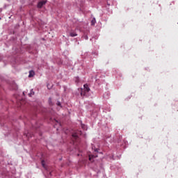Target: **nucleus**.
<instances>
[{
  "instance_id": "nucleus-11",
  "label": "nucleus",
  "mask_w": 178,
  "mask_h": 178,
  "mask_svg": "<svg viewBox=\"0 0 178 178\" xmlns=\"http://www.w3.org/2000/svg\"><path fill=\"white\" fill-rule=\"evenodd\" d=\"M91 23H92V25L94 26V24H95V19H93Z\"/></svg>"
},
{
  "instance_id": "nucleus-1",
  "label": "nucleus",
  "mask_w": 178,
  "mask_h": 178,
  "mask_svg": "<svg viewBox=\"0 0 178 178\" xmlns=\"http://www.w3.org/2000/svg\"><path fill=\"white\" fill-rule=\"evenodd\" d=\"M79 134L81 135V131H79L78 132H76V133H74L72 134L73 141H74V140H78L79 139Z\"/></svg>"
},
{
  "instance_id": "nucleus-13",
  "label": "nucleus",
  "mask_w": 178,
  "mask_h": 178,
  "mask_svg": "<svg viewBox=\"0 0 178 178\" xmlns=\"http://www.w3.org/2000/svg\"><path fill=\"white\" fill-rule=\"evenodd\" d=\"M83 38H84L86 40H88V36H87V35H84Z\"/></svg>"
},
{
  "instance_id": "nucleus-12",
  "label": "nucleus",
  "mask_w": 178,
  "mask_h": 178,
  "mask_svg": "<svg viewBox=\"0 0 178 178\" xmlns=\"http://www.w3.org/2000/svg\"><path fill=\"white\" fill-rule=\"evenodd\" d=\"M29 97H31V95H34V92H31L29 94Z\"/></svg>"
},
{
  "instance_id": "nucleus-10",
  "label": "nucleus",
  "mask_w": 178,
  "mask_h": 178,
  "mask_svg": "<svg viewBox=\"0 0 178 178\" xmlns=\"http://www.w3.org/2000/svg\"><path fill=\"white\" fill-rule=\"evenodd\" d=\"M42 165L45 168V161L44 160L42 161Z\"/></svg>"
},
{
  "instance_id": "nucleus-6",
  "label": "nucleus",
  "mask_w": 178,
  "mask_h": 178,
  "mask_svg": "<svg viewBox=\"0 0 178 178\" xmlns=\"http://www.w3.org/2000/svg\"><path fill=\"white\" fill-rule=\"evenodd\" d=\"M81 97H84V95H86V91L85 90H83V89H81Z\"/></svg>"
},
{
  "instance_id": "nucleus-5",
  "label": "nucleus",
  "mask_w": 178,
  "mask_h": 178,
  "mask_svg": "<svg viewBox=\"0 0 178 178\" xmlns=\"http://www.w3.org/2000/svg\"><path fill=\"white\" fill-rule=\"evenodd\" d=\"M70 37H76L77 34L76 33V32H71L70 33Z\"/></svg>"
},
{
  "instance_id": "nucleus-7",
  "label": "nucleus",
  "mask_w": 178,
  "mask_h": 178,
  "mask_svg": "<svg viewBox=\"0 0 178 178\" xmlns=\"http://www.w3.org/2000/svg\"><path fill=\"white\" fill-rule=\"evenodd\" d=\"M95 158V156L94 155H89V161H90V162H92V159Z\"/></svg>"
},
{
  "instance_id": "nucleus-3",
  "label": "nucleus",
  "mask_w": 178,
  "mask_h": 178,
  "mask_svg": "<svg viewBox=\"0 0 178 178\" xmlns=\"http://www.w3.org/2000/svg\"><path fill=\"white\" fill-rule=\"evenodd\" d=\"M84 87V91H86V92H90V88L88 87V85L85 84L83 86Z\"/></svg>"
},
{
  "instance_id": "nucleus-14",
  "label": "nucleus",
  "mask_w": 178,
  "mask_h": 178,
  "mask_svg": "<svg viewBox=\"0 0 178 178\" xmlns=\"http://www.w3.org/2000/svg\"><path fill=\"white\" fill-rule=\"evenodd\" d=\"M95 152H98V149H95Z\"/></svg>"
},
{
  "instance_id": "nucleus-9",
  "label": "nucleus",
  "mask_w": 178,
  "mask_h": 178,
  "mask_svg": "<svg viewBox=\"0 0 178 178\" xmlns=\"http://www.w3.org/2000/svg\"><path fill=\"white\" fill-rule=\"evenodd\" d=\"M56 105L57 106H60V108H62V104H60V102H58Z\"/></svg>"
},
{
  "instance_id": "nucleus-4",
  "label": "nucleus",
  "mask_w": 178,
  "mask_h": 178,
  "mask_svg": "<svg viewBox=\"0 0 178 178\" xmlns=\"http://www.w3.org/2000/svg\"><path fill=\"white\" fill-rule=\"evenodd\" d=\"M35 74V72H34V71L31 70L29 72V77H34Z\"/></svg>"
},
{
  "instance_id": "nucleus-2",
  "label": "nucleus",
  "mask_w": 178,
  "mask_h": 178,
  "mask_svg": "<svg viewBox=\"0 0 178 178\" xmlns=\"http://www.w3.org/2000/svg\"><path fill=\"white\" fill-rule=\"evenodd\" d=\"M45 3H47L46 1H39L38 3V8H39V9H41V8H42V6L45 5Z\"/></svg>"
},
{
  "instance_id": "nucleus-15",
  "label": "nucleus",
  "mask_w": 178,
  "mask_h": 178,
  "mask_svg": "<svg viewBox=\"0 0 178 178\" xmlns=\"http://www.w3.org/2000/svg\"><path fill=\"white\" fill-rule=\"evenodd\" d=\"M24 95V92H23Z\"/></svg>"
},
{
  "instance_id": "nucleus-8",
  "label": "nucleus",
  "mask_w": 178,
  "mask_h": 178,
  "mask_svg": "<svg viewBox=\"0 0 178 178\" xmlns=\"http://www.w3.org/2000/svg\"><path fill=\"white\" fill-rule=\"evenodd\" d=\"M49 104L51 106H52V105H54V103H52V99H51V98L49 99Z\"/></svg>"
}]
</instances>
